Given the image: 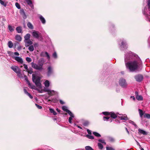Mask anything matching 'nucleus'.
I'll return each mask as SVG.
<instances>
[{"instance_id": "obj_9", "label": "nucleus", "mask_w": 150, "mask_h": 150, "mask_svg": "<svg viewBox=\"0 0 150 150\" xmlns=\"http://www.w3.org/2000/svg\"><path fill=\"white\" fill-rule=\"evenodd\" d=\"M54 73L53 68L51 66H49L47 68V75L48 76H50Z\"/></svg>"}, {"instance_id": "obj_13", "label": "nucleus", "mask_w": 150, "mask_h": 150, "mask_svg": "<svg viewBox=\"0 0 150 150\" xmlns=\"http://www.w3.org/2000/svg\"><path fill=\"white\" fill-rule=\"evenodd\" d=\"M14 59L15 60L20 63L22 64L23 63V60L20 57L16 56L14 57Z\"/></svg>"}, {"instance_id": "obj_41", "label": "nucleus", "mask_w": 150, "mask_h": 150, "mask_svg": "<svg viewBox=\"0 0 150 150\" xmlns=\"http://www.w3.org/2000/svg\"><path fill=\"white\" fill-rule=\"evenodd\" d=\"M27 71L28 73L30 74H31L33 73L32 68H30L29 69H28V70Z\"/></svg>"}, {"instance_id": "obj_56", "label": "nucleus", "mask_w": 150, "mask_h": 150, "mask_svg": "<svg viewBox=\"0 0 150 150\" xmlns=\"http://www.w3.org/2000/svg\"><path fill=\"white\" fill-rule=\"evenodd\" d=\"M23 65L24 66V68L26 70V71H28V66L25 64H24Z\"/></svg>"}, {"instance_id": "obj_2", "label": "nucleus", "mask_w": 150, "mask_h": 150, "mask_svg": "<svg viewBox=\"0 0 150 150\" xmlns=\"http://www.w3.org/2000/svg\"><path fill=\"white\" fill-rule=\"evenodd\" d=\"M119 47L120 50L124 51L127 48V45L126 40L124 39L120 40L118 42Z\"/></svg>"}, {"instance_id": "obj_60", "label": "nucleus", "mask_w": 150, "mask_h": 150, "mask_svg": "<svg viewBox=\"0 0 150 150\" xmlns=\"http://www.w3.org/2000/svg\"><path fill=\"white\" fill-rule=\"evenodd\" d=\"M59 101L60 103L61 104H64L65 103L61 100H60Z\"/></svg>"}, {"instance_id": "obj_44", "label": "nucleus", "mask_w": 150, "mask_h": 150, "mask_svg": "<svg viewBox=\"0 0 150 150\" xmlns=\"http://www.w3.org/2000/svg\"><path fill=\"white\" fill-rule=\"evenodd\" d=\"M26 60L28 63H29L32 61V59L30 58L29 57H26Z\"/></svg>"}, {"instance_id": "obj_54", "label": "nucleus", "mask_w": 150, "mask_h": 150, "mask_svg": "<svg viewBox=\"0 0 150 150\" xmlns=\"http://www.w3.org/2000/svg\"><path fill=\"white\" fill-rule=\"evenodd\" d=\"M45 52H41L40 54V56L41 57H45Z\"/></svg>"}, {"instance_id": "obj_11", "label": "nucleus", "mask_w": 150, "mask_h": 150, "mask_svg": "<svg viewBox=\"0 0 150 150\" xmlns=\"http://www.w3.org/2000/svg\"><path fill=\"white\" fill-rule=\"evenodd\" d=\"M32 35L33 37L37 39L39 38V32L35 30H33Z\"/></svg>"}, {"instance_id": "obj_64", "label": "nucleus", "mask_w": 150, "mask_h": 150, "mask_svg": "<svg viewBox=\"0 0 150 150\" xmlns=\"http://www.w3.org/2000/svg\"><path fill=\"white\" fill-rule=\"evenodd\" d=\"M14 54L15 55H17V56H19V53L17 52H15L14 53Z\"/></svg>"}, {"instance_id": "obj_40", "label": "nucleus", "mask_w": 150, "mask_h": 150, "mask_svg": "<svg viewBox=\"0 0 150 150\" xmlns=\"http://www.w3.org/2000/svg\"><path fill=\"white\" fill-rule=\"evenodd\" d=\"M139 111L140 116V117H142L143 115V111L142 110L140 109H139Z\"/></svg>"}, {"instance_id": "obj_39", "label": "nucleus", "mask_w": 150, "mask_h": 150, "mask_svg": "<svg viewBox=\"0 0 150 150\" xmlns=\"http://www.w3.org/2000/svg\"><path fill=\"white\" fill-rule=\"evenodd\" d=\"M52 57L54 58V59H57V54L56 53V52H54V53H53L52 55Z\"/></svg>"}, {"instance_id": "obj_45", "label": "nucleus", "mask_w": 150, "mask_h": 150, "mask_svg": "<svg viewBox=\"0 0 150 150\" xmlns=\"http://www.w3.org/2000/svg\"><path fill=\"white\" fill-rule=\"evenodd\" d=\"M15 5L16 8L18 9L21 8V6L17 2H16L15 4Z\"/></svg>"}, {"instance_id": "obj_59", "label": "nucleus", "mask_w": 150, "mask_h": 150, "mask_svg": "<svg viewBox=\"0 0 150 150\" xmlns=\"http://www.w3.org/2000/svg\"><path fill=\"white\" fill-rule=\"evenodd\" d=\"M23 91L25 94L26 95L28 93V92L26 90L25 88L23 89Z\"/></svg>"}, {"instance_id": "obj_52", "label": "nucleus", "mask_w": 150, "mask_h": 150, "mask_svg": "<svg viewBox=\"0 0 150 150\" xmlns=\"http://www.w3.org/2000/svg\"><path fill=\"white\" fill-rule=\"evenodd\" d=\"M89 122L88 121H85L83 124V125L85 126H87Z\"/></svg>"}, {"instance_id": "obj_49", "label": "nucleus", "mask_w": 150, "mask_h": 150, "mask_svg": "<svg viewBox=\"0 0 150 150\" xmlns=\"http://www.w3.org/2000/svg\"><path fill=\"white\" fill-rule=\"evenodd\" d=\"M106 150H115V149L111 147L107 146L106 147Z\"/></svg>"}, {"instance_id": "obj_29", "label": "nucleus", "mask_w": 150, "mask_h": 150, "mask_svg": "<svg viewBox=\"0 0 150 150\" xmlns=\"http://www.w3.org/2000/svg\"><path fill=\"white\" fill-rule=\"evenodd\" d=\"M49 110L50 112L52 113L54 115H55L57 114V113L55 111L54 109L50 108L49 109Z\"/></svg>"}, {"instance_id": "obj_55", "label": "nucleus", "mask_w": 150, "mask_h": 150, "mask_svg": "<svg viewBox=\"0 0 150 150\" xmlns=\"http://www.w3.org/2000/svg\"><path fill=\"white\" fill-rule=\"evenodd\" d=\"M19 72L18 73H17V75L19 77H22V74H21V71H19Z\"/></svg>"}, {"instance_id": "obj_61", "label": "nucleus", "mask_w": 150, "mask_h": 150, "mask_svg": "<svg viewBox=\"0 0 150 150\" xmlns=\"http://www.w3.org/2000/svg\"><path fill=\"white\" fill-rule=\"evenodd\" d=\"M147 5L150 8V0H148L147 1Z\"/></svg>"}, {"instance_id": "obj_51", "label": "nucleus", "mask_w": 150, "mask_h": 150, "mask_svg": "<svg viewBox=\"0 0 150 150\" xmlns=\"http://www.w3.org/2000/svg\"><path fill=\"white\" fill-rule=\"evenodd\" d=\"M102 113L105 115H110V112H103Z\"/></svg>"}, {"instance_id": "obj_14", "label": "nucleus", "mask_w": 150, "mask_h": 150, "mask_svg": "<svg viewBox=\"0 0 150 150\" xmlns=\"http://www.w3.org/2000/svg\"><path fill=\"white\" fill-rule=\"evenodd\" d=\"M25 77L26 78L25 79L27 81V83H28L29 86V87L31 89H35V86L34 85H32L30 83V81L26 78H27L26 76H25Z\"/></svg>"}, {"instance_id": "obj_62", "label": "nucleus", "mask_w": 150, "mask_h": 150, "mask_svg": "<svg viewBox=\"0 0 150 150\" xmlns=\"http://www.w3.org/2000/svg\"><path fill=\"white\" fill-rule=\"evenodd\" d=\"M135 95L136 97L139 95V93L138 91H136L135 92Z\"/></svg>"}, {"instance_id": "obj_5", "label": "nucleus", "mask_w": 150, "mask_h": 150, "mask_svg": "<svg viewBox=\"0 0 150 150\" xmlns=\"http://www.w3.org/2000/svg\"><path fill=\"white\" fill-rule=\"evenodd\" d=\"M31 64L32 67L36 70L41 71L43 69V67L38 63L36 64L33 62H32L31 63Z\"/></svg>"}, {"instance_id": "obj_18", "label": "nucleus", "mask_w": 150, "mask_h": 150, "mask_svg": "<svg viewBox=\"0 0 150 150\" xmlns=\"http://www.w3.org/2000/svg\"><path fill=\"white\" fill-rule=\"evenodd\" d=\"M20 13L23 16V17L24 19H25L26 18V16L23 9H22L20 10Z\"/></svg>"}, {"instance_id": "obj_53", "label": "nucleus", "mask_w": 150, "mask_h": 150, "mask_svg": "<svg viewBox=\"0 0 150 150\" xmlns=\"http://www.w3.org/2000/svg\"><path fill=\"white\" fill-rule=\"evenodd\" d=\"M35 105L37 108L39 109H41L42 108V107L41 106H40L36 103L35 104Z\"/></svg>"}, {"instance_id": "obj_21", "label": "nucleus", "mask_w": 150, "mask_h": 150, "mask_svg": "<svg viewBox=\"0 0 150 150\" xmlns=\"http://www.w3.org/2000/svg\"><path fill=\"white\" fill-rule=\"evenodd\" d=\"M110 115L111 117L113 119H115L117 117L116 114L113 112H110Z\"/></svg>"}, {"instance_id": "obj_27", "label": "nucleus", "mask_w": 150, "mask_h": 150, "mask_svg": "<svg viewBox=\"0 0 150 150\" xmlns=\"http://www.w3.org/2000/svg\"><path fill=\"white\" fill-rule=\"evenodd\" d=\"M27 25L30 29L32 30L33 29V26L30 22H28L27 24Z\"/></svg>"}, {"instance_id": "obj_20", "label": "nucleus", "mask_w": 150, "mask_h": 150, "mask_svg": "<svg viewBox=\"0 0 150 150\" xmlns=\"http://www.w3.org/2000/svg\"><path fill=\"white\" fill-rule=\"evenodd\" d=\"M62 109L64 111L66 112L67 113H68V114H71V112L69 110L67 109V107L65 106H63L62 107Z\"/></svg>"}, {"instance_id": "obj_31", "label": "nucleus", "mask_w": 150, "mask_h": 150, "mask_svg": "<svg viewBox=\"0 0 150 150\" xmlns=\"http://www.w3.org/2000/svg\"><path fill=\"white\" fill-rule=\"evenodd\" d=\"M98 148L100 150H102L103 148V145L100 143H98Z\"/></svg>"}, {"instance_id": "obj_6", "label": "nucleus", "mask_w": 150, "mask_h": 150, "mask_svg": "<svg viewBox=\"0 0 150 150\" xmlns=\"http://www.w3.org/2000/svg\"><path fill=\"white\" fill-rule=\"evenodd\" d=\"M119 84L122 87L126 88L127 86V83L125 79L123 78H120L119 81Z\"/></svg>"}, {"instance_id": "obj_46", "label": "nucleus", "mask_w": 150, "mask_h": 150, "mask_svg": "<svg viewBox=\"0 0 150 150\" xmlns=\"http://www.w3.org/2000/svg\"><path fill=\"white\" fill-rule=\"evenodd\" d=\"M110 118V117H103V120L104 121H108L109 119Z\"/></svg>"}, {"instance_id": "obj_35", "label": "nucleus", "mask_w": 150, "mask_h": 150, "mask_svg": "<svg viewBox=\"0 0 150 150\" xmlns=\"http://www.w3.org/2000/svg\"><path fill=\"white\" fill-rule=\"evenodd\" d=\"M8 29L11 32H12L14 30V29L13 28V27H12L11 25H8Z\"/></svg>"}, {"instance_id": "obj_23", "label": "nucleus", "mask_w": 150, "mask_h": 150, "mask_svg": "<svg viewBox=\"0 0 150 150\" xmlns=\"http://www.w3.org/2000/svg\"><path fill=\"white\" fill-rule=\"evenodd\" d=\"M45 86L46 88H48L50 84V83L48 80H46L44 83Z\"/></svg>"}, {"instance_id": "obj_4", "label": "nucleus", "mask_w": 150, "mask_h": 150, "mask_svg": "<svg viewBox=\"0 0 150 150\" xmlns=\"http://www.w3.org/2000/svg\"><path fill=\"white\" fill-rule=\"evenodd\" d=\"M142 13L148 19L149 21L150 22V19L149 18L150 16V8L148 6V8L145 7L144 9L142 10Z\"/></svg>"}, {"instance_id": "obj_19", "label": "nucleus", "mask_w": 150, "mask_h": 150, "mask_svg": "<svg viewBox=\"0 0 150 150\" xmlns=\"http://www.w3.org/2000/svg\"><path fill=\"white\" fill-rule=\"evenodd\" d=\"M118 117L120 119V120H124L125 121H127L128 120V118L127 117L126 115H124L123 116H118Z\"/></svg>"}, {"instance_id": "obj_58", "label": "nucleus", "mask_w": 150, "mask_h": 150, "mask_svg": "<svg viewBox=\"0 0 150 150\" xmlns=\"http://www.w3.org/2000/svg\"><path fill=\"white\" fill-rule=\"evenodd\" d=\"M87 131L88 133L89 134H91V131L89 130V129H87Z\"/></svg>"}, {"instance_id": "obj_33", "label": "nucleus", "mask_w": 150, "mask_h": 150, "mask_svg": "<svg viewBox=\"0 0 150 150\" xmlns=\"http://www.w3.org/2000/svg\"><path fill=\"white\" fill-rule=\"evenodd\" d=\"M144 117L145 118H146L148 119H150V114L148 113H145L144 115Z\"/></svg>"}, {"instance_id": "obj_50", "label": "nucleus", "mask_w": 150, "mask_h": 150, "mask_svg": "<svg viewBox=\"0 0 150 150\" xmlns=\"http://www.w3.org/2000/svg\"><path fill=\"white\" fill-rule=\"evenodd\" d=\"M129 123L132 124V125H134L135 127L137 126V125L133 121H132L131 120H129Z\"/></svg>"}, {"instance_id": "obj_22", "label": "nucleus", "mask_w": 150, "mask_h": 150, "mask_svg": "<svg viewBox=\"0 0 150 150\" xmlns=\"http://www.w3.org/2000/svg\"><path fill=\"white\" fill-rule=\"evenodd\" d=\"M70 116L69 118V122L70 123H71L72 122L71 120L72 119V118L74 117V116L72 112H71V114H69Z\"/></svg>"}, {"instance_id": "obj_8", "label": "nucleus", "mask_w": 150, "mask_h": 150, "mask_svg": "<svg viewBox=\"0 0 150 150\" xmlns=\"http://www.w3.org/2000/svg\"><path fill=\"white\" fill-rule=\"evenodd\" d=\"M134 78L137 82H140L143 80V76L142 74H138L135 75Z\"/></svg>"}, {"instance_id": "obj_34", "label": "nucleus", "mask_w": 150, "mask_h": 150, "mask_svg": "<svg viewBox=\"0 0 150 150\" xmlns=\"http://www.w3.org/2000/svg\"><path fill=\"white\" fill-rule=\"evenodd\" d=\"M28 47V50L30 52H33L34 50V47L33 45H30Z\"/></svg>"}, {"instance_id": "obj_36", "label": "nucleus", "mask_w": 150, "mask_h": 150, "mask_svg": "<svg viewBox=\"0 0 150 150\" xmlns=\"http://www.w3.org/2000/svg\"><path fill=\"white\" fill-rule=\"evenodd\" d=\"M93 134L95 136L97 137H101V135L98 133L96 132H93Z\"/></svg>"}, {"instance_id": "obj_25", "label": "nucleus", "mask_w": 150, "mask_h": 150, "mask_svg": "<svg viewBox=\"0 0 150 150\" xmlns=\"http://www.w3.org/2000/svg\"><path fill=\"white\" fill-rule=\"evenodd\" d=\"M16 30L18 33H21L22 32V28L21 26H18L16 28Z\"/></svg>"}, {"instance_id": "obj_10", "label": "nucleus", "mask_w": 150, "mask_h": 150, "mask_svg": "<svg viewBox=\"0 0 150 150\" xmlns=\"http://www.w3.org/2000/svg\"><path fill=\"white\" fill-rule=\"evenodd\" d=\"M11 68L16 74L19 73L21 71L20 68L17 66H12Z\"/></svg>"}, {"instance_id": "obj_38", "label": "nucleus", "mask_w": 150, "mask_h": 150, "mask_svg": "<svg viewBox=\"0 0 150 150\" xmlns=\"http://www.w3.org/2000/svg\"><path fill=\"white\" fill-rule=\"evenodd\" d=\"M86 137L90 139H94V137L93 136L88 134L86 135Z\"/></svg>"}, {"instance_id": "obj_1", "label": "nucleus", "mask_w": 150, "mask_h": 150, "mask_svg": "<svg viewBox=\"0 0 150 150\" xmlns=\"http://www.w3.org/2000/svg\"><path fill=\"white\" fill-rule=\"evenodd\" d=\"M141 61L139 57L131 51H129L125 54V62L126 68L130 72H134L138 67Z\"/></svg>"}, {"instance_id": "obj_43", "label": "nucleus", "mask_w": 150, "mask_h": 150, "mask_svg": "<svg viewBox=\"0 0 150 150\" xmlns=\"http://www.w3.org/2000/svg\"><path fill=\"white\" fill-rule=\"evenodd\" d=\"M45 57H47V58L48 59H49L50 58V56L49 54L47 52H45Z\"/></svg>"}, {"instance_id": "obj_63", "label": "nucleus", "mask_w": 150, "mask_h": 150, "mask_svg": "<svg viewBox=\"0 0 150 150\" xmlns=\"http://www.w3.org/2000/svg\"><path fill=\"white\" fill-rule=\"evenodd\" d=\"M36 89L37 90V89ZM37 90H38V92L40 93H42L43 92H44V90H39L37 89Z\"/></svg>"}, {"instance_id": "obj_32", "label": "nucleus", "mask_w": 150, "mask_h": 150, "mask_svg": "<svg viewBox=\"0 0 150 150\" xmlns=\"http://www.w3.org/2000/svg\"><path fill=\"white\" fill-rule=\"evenodd\" d=\"M8 46L9 48H11L13 46V44L11 41H9L8 42Z\"/></svg>"}, {"instance_id": "obj_48", "label": "nucleus", "mask_w": 150, "mask_h": 150, "mask_svg": "<svg viewBox=\"0 0 150 150\" xmlns=\"http://www.w3.org/2000/svg\"><path fill=\"white\" fill-rule=\"evenodd\" d=\"M98 141L103 144H106L104 139H99L98 140Z\"/></svg>"}, {"instance_id": "obj_30", "label": "nucleus", "mask_w": 150, "mask_h": 150, "mask_svg": "<svg viewBox=\"0 0 150 150\" xmlns=\"http://www.w3.org/2000/svg\"><path fill=\"white\" fill-rule=\"evenodd\" d=\"M136 98L138 100H142L143 98L142 96L141 95H138L136 97Z\"/></svg>"}, {"instance_id": "obj_57", "label": "nucleus", "mask_w": 150, "mask_h": 150, "mask_svg": "<svg viewBox=\"0 0 150 150\" xmlns=\"http://www.w3.org/2000/svg\"><path fill=\"white\" fill-rule=\"evenodd\" d=\"M27 95L30 98L32 99L33 98V97L29 93H28Z\"/></svg>"}, {"instance_id": "obj_26", "label": "nucleus", "mask_w": 150, "mask_h": 150, "mask_svg": "<svg viewBox=\"0 0 150 150\" xmlns=\"http://www.w3.org/2000/svg\"><path fill=\"white\" fill-rule=\"evenodd\" d=\"M138 132L139 133L142 134L143 135L147 134V133L146 131L140 129H138Z\"/></svg>"}, {"instance_id": "obj_42", "label": "nucleus", "mask_w": 150, "mask_h": 150, "mask_svg": "<svg viewBox=\"0 0 150 150\" xmlns=\"http://www.w3.org/2000/svg\"><path fill=\"white\" fill-rule=\"evenodd\" d=\"M108 139L109 141L111 142H113L115 141L114 139L111 137H108Z\"/></svg>"}, {"instance_id": "obj_16", "label": "nucleus", "mask_w": 150, "mask_h": 150, "mask_svg": "<svg viewBox=\"0 0 150 150\" xmlns=\"http://www.w3.org/2000/svg\"><path fill=\"white\" fill-rule=\"evenodd\" d=\"M39 18L42 24H45L46 23V20L44 17L41 15H39Z\"/></svg>"}, {"instance_id": "obj_24", "label": "nucleus", "mask_w": 150, "mask_h": 150, "mask_svg": "<svg viewBox=\"0 0 150 150\" xmlns=\"http://www.w3.org/2000/svg\"><path fill=\"white\" fill-rule=\"evenodd\" d=\"M30 35L29 33L26 34L24 37V40H27L30 39Z\"/></svg>"}, {"instance_id": "obj_17", "label": "nucleus", "mask_w": 150, "mask_h": 150, "mask_svg": "<svg viewBox=\"0 0 150 150\" xmlns=\"http://www.w3.org/2000/svg\"><path fill=\"white\" fill-rule=\"evenodd\" d=\"M25 1L26 2L27 4L29 5V6L31 7V8H33L34 6L32 1L31 0H25Z\"/></svg>"}, {"instance_id": "obj_12", "label": "nucleus", "mask_w": 150, "mask_h": 150, "mask_svg": "<svg viewBox=\"0 0 150 150\" xmlns=\"http://www.w3.org/2000/svg\"><path fill=\"white\" fill-rule=\"evenodd\" d=\"M24 41L25 43V46L26 47H28L29 45H32L33 43V42L30 39L27 40H26V41L24 40Z\"/></svg>"}, {"instance_id": "obj_7", "label": "nucleus", "mask_w": 150, "mask_h": 150, "mask_svg": "<svg viewBox=\"0 0 150 150\" xmlns=\"http://www.w3.org/2000/svg\"><path fill=\"white\" fill-rule=\"evenodd\" d=\"M44 92H47L49 95L52 96L57 93V92L53 90H51L48 88H44Z\"/></svg>"}, {"instance_id": "obj_3", "label": "nucleus", "mask_w": 150, "mask_h": 150, "mask_svg": "<svg viewBox=\"0 0 150 150\" xmlns=\"http://www.w3.org/2000/svg\"><path fill=\"white\" fill-rule=\"evenodd\" d=\"M32 76V79L33 82L35 83L37 86L41 87V84L40 82V78L38 77H36L35 75L34 74H33Z\"/></svg>"}, {"instance_id": "obj_37", "label": "nucleus", "mask_w": 150, "mask_h": 150, "mask_svg": "<svg viewBox=\"0 0 150 150\" xmlns=\"http://www.w3.org/2000/svg\"><path fill=\"white\" fill-rule=\"evenodd\" d=\"M85 149L86 150H94L90 146H86L85 147Z\"/></svg>"}, {"instance_id": "obj_15", "label": "nucleus", "mask_w": 150, "mask_h": 150, "mask_svg": "<svg viewBox=\"0 0 150 150\" xmlns=\"http://www.w3.org/2000/svg\"><path fill=\"white\" fill-rule=\"evenodd\" d=\"M45 62L44 59L43 58H41L38 60V63L39 64L40 66L43 67Z\"/></svg>"}, {"instance_id": "obj_28", "label": "nucleus", "mask_w": 150, "mask_h": 150, "mask_svg": "<svg viewBox=\"0 0 150 150\" xmlns=\"http://www.w3.org/2000/svg\"><path fill=\"white\" fill-rule=\"evenodd\" d=\"M15 39L16 40L19 41H21L22 40L21 37L19 35H16L15 36Z\"/></svg>"}, {"instance_id": "obj_47", "label": "nucleus", "mask_w": 150, "mask_h": 150, "mask_svg": "<svg viewBox=\"0 0 150 150\" xmlns=\"http://www.w3.org/2000/svg\"><path fill=\"white\" fill-rule=\"evenodd\" d=\"M0 3L2 5L6 7V4H5L4 2L2 0H0Z\"/></svg>"}]
</instances>
